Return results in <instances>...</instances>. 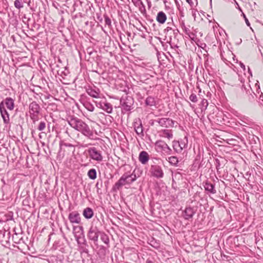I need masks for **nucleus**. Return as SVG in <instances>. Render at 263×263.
Listing matches in <instances>:
<instances>
[{
    "label": "nucleus",
    "mask_w": 263,
    "mask_h": 263,
    "mask_svg": "<svg viewBox=\"0 0 263 263\" xmlns=\"http://www.w3.org/2000/svg\"><path fill=\"white\" fill-rule=\"evenodd\" d=\"M160 133V136L162 137L167 138L168 139L173 137L172 133L168 130H162Z\"/></svg>",
    "instance_id": "21"
},
{
    "label": "nucleus",
    "mask_w": 263,
    "mask_h": 263,
    "mask_svg": "<svg viewBox=\"0 0 263 263\" xmlns=\"http://www.w3.org/2000/svg\"><path fill=\"white\" fill-rule=\"evenodd\" d=\"M186 1H187V2L188 3H189L190 5H191V4L192 3V2H191V0H186Z\"/></svg>",
    "instance_id": "45"
},
{
    "label": "nucleus",
    "mask_w": 263,
    "mask_h": 263,
    "mask_svg": "<svg viewBox=\"0 0 263 263\" xmlns=\"http://www.w3.org/2000/svg\"><path fill=\"white\" fill-rule=\"evenodd\" d=\"M167 145L165 142L161 140L157 141L155 143V146L158 151H163L164 147H165Z\"/></svg>",
    "instance_id": "20"
},
{
    "label": "nucleus",
    "mask_w": 263,
    "mask_h": 263,
    "mask_svg": "<svg viewBox=\"0 0 263 263\" xmlns=\"http://www.w3.org/2000/svg\"><path fill=\"white\" fill-rule=\"evenodd\" d=\"M137 179L135 171L125 173L113 186L114 191L119 190L123 186L130 185Z\"/></svg>",
    "instance_id": "2"
},
{
    "label": "nucleus",
    "mask_w": 263,
    "mask_h": 263,
    "mask_svg": "<svg viewBox=\"0 0 263 263\" xmlns=\"http://www.w3.org/2000/svg\"><path fill=\"white\" fill-rule=\"evenodd\" d=\"M103 110L106 111L108 114H110L112 111V105L109 103L105 102V104H103Z\"/></svg>",
    "instance_id": "22"
},
{
    "label": "nucleus",
    "mask_w": 263,
    "mask_h": 263,
    "mask_svg": "<svg viewBox=\"0 0 263 263\" xmlns=\"http://www.w3.org/2000/svg\"><path fill=\"white\" fill-rule=\"evenodd\" d=\"M185 32L186 34H189V33L190 32V28L189 27H187L186 26L185 27V28H184L183 29H182Z\"/></svg>",
    "instance_id": "38"
},
{
    "label": "nucleus",
    "mask_w": 263,
    "mask_h": 263,
    "mask_svg": "<svg viewBox=\"0 0 263 263\" xmlns=\"http://www.w3.org/2000/svg\"><path fill=\"white\" fill-rule=\"evenodd\" d=\"M99 232L96 228H91L88 232V236L89 239L97 242L98 240Z\"/></svg>",
    "instance_id": "9"
},
{
    "label": "nucleus",
    "mask_w": 263,
    "mask_h": 263,
    "mask_svg": "<svg viewBox=\"0 0 263 263\" xmlns=\"http://www.w3.org/2000/svg\"><path fill=\"white\" fill-rule=\"evenodd\" d=\"M146 263H153V262L151 260H147Z\"/></svg>",
    "instance_id": "44"
},
{
    "label": "nucleus",
    "mask_w": 263,
    "mask_h": 263,
    "mask_svg": "<svg viewBox=\"0 0 263 263\" xmlns=\"http://www.w3.org/2000/svg\"><path fill=\"white\" fill-rule=\"evenodd\" d=\"M68 123L71 127L81 132L85 136L90 139L92 138L93 132L88 125L82 120L77 117H71L68 119Z\"/></svg>",
    "instance_id": "1"
},
{
    "label": "nucleus",
    "mask_w": 263,
    "mask_h": 263,
    "mask_svg": "<svg viewBox=\"0 0 263 263\" xmlns=\"http://www.w3.org/2000/svg\"><path fill=\"white\" fill-rule=\"evenodd\" d=\"M156 20L159 23L163 24L166 20V16L163 12L160 11L157 14Z\"/></svg>",
    "instance_id": "19"
},
{
    "label": "nucleus",
    "mask_w": 263,
    "mask_h": 263,
    "mask_svg": "<svg viewBox=\"0 0 263 263\" xmlns=\"http://www.w3.org/2000/svg\"><path fill=\"white\" fill-rule=\"evenodd\" d=\"M83 215L86 219H90L93 216V210L90 208H86L83 212Z\"/></svg>",
    "instance_id": "18"
},
{
    "label": "nucleus",
    "mask_w": 263,
    "mask_h": 263,
    "mask_svg": "<svg viewBox=\"0 0 263 263\" xmlns=\"http://www.w3.org/2000/svg\"><path fill=\"white\" fill-rule=\"evenodd\" d=\"M64 145L65 146H69V147H70V146H72V145L70 144H67V143H65L64 144Z\"/></svg>",
    "instance_id": "43"
},
{
    "label": "nucleus",
    "mask_w": 263,
    "mask_h": 263,
    "mask_svg": "<svg viewBox=\"0 0 263 263\" xmlns=\"http://www.w3.org/2000/svg\"><path fill=\"white\" fill-rule=\"evenodd\" d=\"M79 229L82 231V230H83L82 227H80Z\"/></svg>",
    "instance_id": "48"
},
{
    "label": "nucleus",
    "mask_w": 263,
    "mask_h": 263,
    "mask_svg": "<svg viewBox=\"0 0 263 263\" xmlns=\"http://www.w3.org/2000/svg\"><path fill=\"white\" fill-rule=\"evenodd\" d=\"M163 152L165 154L167 155H170L172 153V149L171 148L168 146V145L166 146L165 147H164V149L163 150Z\"/></svg>",
    "instance_id": "32"
},
{
    "label": "nucleus",
    "mask_w": 263,
    "mask_h": 263,
    "mask_svg": "<svg viewBox=\"0 0 263 263\" xmlns=\"http://www.w3.org/2000/svg\"><path fill=\"white\" fill-rule=\"evenodd\" d=\"M180 17L179 19L182 20V18L184 17V14L182 11H180Z\"/></svg>",
    "instance_id": "42"
},
{
    "label": "nucleus",
    "mask_w": 263,
    "mask_h": 263,
    "mask_svg": "<svg viewBox=\"0 0 263 263\" xmlns=\"http://www.w3.org/2000/svg\"><path fill=\"white\" fill-rule=\"evenodd\" d=\"M101 239L103 241L105 244H108L109 243V240L108 236L105 234H102L101 236Z\"/></svg>",
    "instance_id": "28"
},
{
    "label": "nucleus",
    "mask_w": 263,
    "mask_h": 263,
    "mask_svg": "<svg viewBox=\"0 0 263 263\" xmlns=\"http://www.w3.org/2000/svg\"><path fill=\"white\" fill-rule=\"evenodd\" d=\"M248 70H249V72H250V73L251 74V75H252V73L250 71V69L249 68H248Z\"/></svg>",
    "instance_id": "46"
},
{
    "label": "nucleus",
    "mask_w": 263,
    "mask_h": 263,
    "mask_svg": "<svg viewBox=\"0 0 263 263\" xmlns=\"http://www.w3.org/2000/svg\"><path fill=\"white\" fill-rule=\"evenodd\" d=\"M170 164L174 166H177V164L179 162L178 158L175 156H171L168 158L167 159Z\"/></svg>",
    "instance_id": "23"
},
{
    "label": "nucleus",
    "mask_w": 263,
    "mask_h": 263,
    "mask_svg": "<svg viewBox=\"0 0 263 263\" xmlns=\"http://www.w3.org/2000/svg\"><path fill=\"white\" fill-rule=\"evenodd\" d=\"M189 99L193 102L196 103L197 102V98L195 94H191V96H190Z\"/></svg>",
    "instance_id": "31"
},
{
    "label": "nucleus",
    "mask_w": 263,
    "mask_h": 263,
    "mask_svg": "<svg viewBox=\"0 0 263 263\" xmlns=\"http://www.w3.org/2000/svg\"><path fill=\"white\" fill-rule=\"evenodd\" d=\"M152 175L156 178H162L163 176V172L162 168L159 165H152L151 168Z\"/></svg>",
    "instance_id": "7"
},
{
    "label": "nucleus",
    "mask_w": 263,
    "mask_h": 263,
    "mask_svg": "<svg viewBox=\"0 0 263 263\" xmlns=\"http://www.w3.org/2000/svg\"><path fill=\"white\" fill-rule=\"evenodd\" d=\"M46 127V123L45 122L42 121L40 123L37 129L40 131L43 130Z\"/></svg>",
    "instance_id": "30"
},
{
    "label": "nucleus",
    "mask_w": 263,
    "mask_h": 263,
    "mask_svg": "<svg viewBox=\"0 0 263 263\" xmlns=\"http://www.w3.org/2000/svg\"><path fill=\"white\" fill-rule=\"evenodd\" d=\"M132 2L134 4H138L140 2V0H132Z\"/></svg>",
    "instance_id": "41"
},
{
    "label": "nucleus",
    "mask_w": 263,
    "mask_h": 263,
    "mask_svg": "<svg viewBox=\"0 0 263 263\" xmlns=\"http://www.w3.org/2000/svg\"><path fill=\"white\" fill-rule=\"evenodd\" d=\"M88 152L90 157L93 160L101 162L103 160V156L100 151H99L95 147L88 149Z\"/></svg>",
    "instance_id": "4"
},
{
    "label": "nucleus",
    "mask_w": 263,
    "mask_h": 263,
    "mask_svg": "<svg viewBox=\"0 0 263 263\" xmlns=\"http://www.w3.org/2000/svg\"><path fill=\"white\" fill-rule=\"evenodd\" d=\"M97 107L101 108L103 109V104H105V102H96Z\"/></svg>",
    "instance_id": "34"
},
{
    "label": "nucleus",
    "mask_w": 263,
    "mask_h": 263,
    "mask_svg": "<svg viewBox=\"0 0 263 263\" xmlns=\"http://www.w3.org/2000/svg\"><path fill=\"white\" fill-rule=\"evenodd\" d=\"M243 16L245 18V22H246V24L247 25V26H250V24L248 20L246 18V16L244 14H243Z\"/></svg>",
    "instance_id": "40"
},
{
    "label": "nucleus",
    "mask_w": 263,
    "mask_h": 263,
    "mask_svg": "<svg viewBox=\"0 0 263 263\" xmlns=\"http://www.w3.org/2000/svg\"><path fill=\"white\" fill-rule=\"evenodd\" d=\"M0 112L4 123L7 124H8L10 121L9 115L4 106V103L3 102H1L0 103Z\"/></svg>",
    "instance_id": "6"
},
{
    "label": "nucleus",
    "mask_w": 263,
    "mask_h": 263,
    "mask_svg": "<svg viewBox=\"0 0 263 263\" xmlns=\"http://www.w3.org/2000/svg\"><path fill=\"white\" fill-rule=\"evenodd\" d=\"M239 65L242 68V69L243 70V71H245V70H246L245 65L242 63H241L240 62H239Z\"/></svg>",
    "instance_id": "39"
},
{
    "label": "nucleus",
    "mask_w": 263,
    "mask_h": 263,
    "mask_svg": "<svg viewBox=\"0 0 263 263\" xmlns=\"http://www.w3.org/2000/svg\"><path fill=\"white\" fill-rule=\"evenodd\" d=\"M123 109L126 111H129L132 109V104H128L127 102H123L122 103Z\"/></svg>",
    "instance_id": "27"
},
{
    "label": "nucleus",
    "mask_w": 263,
    "mask_h": 263,
    "mask_svg": "<svg viewBox=\"0 0 263 263\" xmlns=\"http://www.w3.org/2000/svg\"><path fill=\"white\" fill-rule=\"evenodd\" d=\"M14 6L17 9H20L23 7L21 0H15L14 2Z\"/></svg>",
    "instance_id": "29"
},
{
    "label": "nucleus",
    "mask_w": 263,
    "mask_h": 263,
    "mask_svg": "<svg viewBox=\"0 0 263 263\" xmlns=\"http://www.w3.org/2000/svg\"><path fill=\"white\" fill-rule=\"evenodd\" d=\"M201 89H199V96H200V93H201Z\"/></svg>",
    "instance_id": "47"
},
{
    "label": "nucleus",
    "mask_w": 263,
    "mask_h": 263,
    "mask_svg": "<svg viewBox=\"0 0 263 263\" xmlns=\"http://www.w3.org/2000/svg\"><path fill=\"white\" fill-rule=\"evenodd\" d=\"M29 108L30 117L32 120L33 123H35V122L39 120V115L40 112L41 107L36 102L33 101L29 104Z\"/></svg>",
    "instance_id": "3"
},
{
    "label": "nucleus",
    "mask_w": 263,
    "mask_h": 263,
    "mask_svg": "<svg viewBox=\"0 0 263 263\" xmlns=\"http://www.w3.org/2000/svg\"><path fill=\"white\" fill-rule=\"evenodd\" d=\"M81 235H82V233L80 232H76L74 234V237L78 242H79V239L81 237Z\"/></svg>",
    "instance_id": "35"
},
{
    "label": "nucleus",
    "mask_w": 263,
    "mask_h": 263,
    "mask_svg": "<svg viewBox=\"0 0 263 263\" xmlns=\"http://www.w3.org/2000/svg\"><path fill=\"white\" fill-rule=\"evenodd\" d=\"M88 176L91 179H95L97 177V173L95 169H91L88 172Z\"/></svg>",
    "instance_id": "25"
},
{
    "label": "nucleus",
    "mask_w": 263,
    "mask_h": 263,
    "mask_svg": "<svg viewBox=\"0 0 263 263\" xmlns=\"http://www.w3.org/2000/svg\"><path fill=\"white\" fill-rule=\"evenodd\" d=\"M201 104L203 106L205 107V108H206V107L208 105V102L207 100L203 99L201 102Z\"/></svg>",
    "instance_id": "36"
},
{
    "label": "nucleus",
    "mask_w": 263,
    "mask_h": 263,
    "mask_svg": "<svg viewBox=\"0 0 263 263\" xmlns=\"http://www.w3.org/2000/svg\"><path fill=\"white\" fill-rule=\"evenodd\" d=\"M68 219L72 223L79 224L81 222V217L77 211H73L69 213Z\"/></svg>",
    "instance_id": "8"
},
{
    "label": "nucleus",
    "mask_w": 263,
    "mask_h": 263,
    "mask_svg": "<svg viewBox=\"0 0 263 263\" xmlns=\"http://www.w3.org/2000/svg\"><path fill=\"white\" fill-rule=\"evenodd\" d=\"M180 25L182 29L185 28L186 26L185 25V22L183 20L179 19Z\"/></svg>",
    "instance_id": "37"
},
{
    "label": "nucleus",
    "mask_w": 263,
    "mask_h": 263,
    "mask_svg": "<svg viewBox=\"0 0 263 263\" xmlns=\"http://www.w3.org/2000/svg\"><path fill=\"white\" fill-rule=\"evenodd\" d=\"M204 187L206 191L212 194H215L216 192L215 189L214 185L209 182H206L204 183Z\"/></svg>",
    "instance_id": "17"
},
{
    "label": "nucleus",
    "mask_w": 263,
    "mask_h": 263,
    "mask_svg": "<svg viewBox=\"0 0 263 263\" xmlns=\"http://www.w3.org/2000/svg\"><path fill=\"white\" fill-rule=\"evenodd\" d=\"M83 105L88 111H93L95 109L93 105L89 102H85L83 104Z\"/></svg>",
    "instance_id": "26"
},
{
    "label": "nucleus",
    "mask_w": 263,
    "mask_h": 263,
    "mask_svg": "<svg viewBox=\"0 0 263 263\" xmlns=\"http://www.w3.org/2000/svg\"><path fill=\"white\" fill-rule=\"evenodd\" d=\"M7 108L10 110H12L14 107V101L13 99L10 97L6 98L5 100L3 101Z\"/></svg>",
    "instance_id": "13"
},
{
    "label": "nucleus",
    "mask_w": 263,
    "mask_h": 263,
    "mask_svg": "<svg viewBox=\"0 0 263 263\" xmlns=\"http://www.w3.org/2000/svg\"><path fill=\"white\" fill-rule=\"evenodd\" d=\"M195 212L191 208H187L183 212V216L185 219L191 218L194 215Z\"/></svg>",
    "instance_id": "16"
},
{
    "label": "nucleus",
    "mask_w": 263,
    "mask_h": 263,
    "mask_svg": "<svg viewBox=\"0 0 263 263\" xmlns=\"http://www.w3.org/2000/svg\"><path fill=\"white\" fill-rule=\"evenodd\" d=\"M238 123L242 126H246L247 125H250L252 123L251 120L244 116H241L239 118V121H238Z\"/></svg>",
    "instance_id": "15"
},
{
    "label": "nucleus",
    "mask_w": 263,
    "mask_h": 263,
    "mask_svg": "<svg viewBox=\"0 0 263 263\" xmlns=\"http://www.w3.org/2000/svg\"><path fill=\"white\" fill-rule=\"evenodd\" d=\"M134 127L136 133L140 135H143V129L141 120L138 119H136L134 123Z\"/></svg>",
    "instance_id": "10"
},
{
    "label": "nucleus",
    "mask_w": 263,
    "mask_h": 263,
    "mask_svg": "<svg viewBox=\"0 0 263 263\" xmlns=\"http://www.w3.org/2000/svg\"><path fill=\"white\" fill-rule=\"evenodd\" d=\"M87 93L91 97L95 98H100V92L98 88L93 89L92 88H90L87 89Z\"/></svg>",
    "instance_id": "12"
},
{
    "label": "nucleus",
    "mask_w": 263,
    "mask_h": 263,
    "mask_svg": "<svg viewBox=\"0 0 263 263\" xmlns=\"http://www.w3.org/2000/svg\"><path fill=\"white\" fill-rule=\"evenodd\" d=\"M145 104L147 106H154L155 105L156 102L155 99L152 97H148L145 100Z\"/></svg>",
    "instance_id": "24"
},
{
    "label": "nucleus",
    "mask_w": 263,
    "mask_h": 263,
    "mask_svg": "<svg viewBox=\"0 0 263 263\" xmlns=\"http://www.w3.org/2000/svg\"><path fill=\"white\" fill-rule=\"evenodd\" d=\"M139 160L141 163L143 164H146L149 160V156L147 153L145 151H142L139 154Z\"/></svg>",
    "instance_id": "14"
},
{
    "label": "nucleus",
    "mask_w": 263,
    "mask_h": 263,
    "mask_svg": "<svg viewBox=\"0 0 263 263\" xmlns=\"http://www.w3.org/2000/svg\"><path fill=\"white\" fill-rule=\"evenodd\" d=\"M105 23L106 25H107L108 26H111V20L108 16H106L105 17Z\"/></svg>",
    "instance_id": "33"
},
{
    "label": "nucleus",
    "mask_w": 263,
    "mask_h": 263,
    "mask_svg": "<svg viewBox=\"0 0 263 263\" xmlns=\"http://www.w3.org/2000/svg\"><path fill=\"white\" fill-rule=\"evenodd\" d=\"M161 126L165 128L172 127L174 126L173 120L167 118H162L156 120Z\"/></svg>",
    "instance_id": "5"
},
{
    "label": "nucleus",
    "mask_w": 263,
    "mask_h": 263,
    "mask_svg": "<svg viewBox=\"0 0 263 263\" xmlns=\"http://www.w3.org/2000/svg\"><path fill=\"white\" fill-rule=\"evenodd\" d=\"M185 145L186 144L182 141H174L173 144L174 149L177 153L181 152Z\"/></svg>",
    "instance_id": "11"
}]
</instances>
